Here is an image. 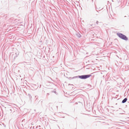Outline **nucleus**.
<instances>
[{
    "instance_id": "3",
    "label": "nucleus",
    "mask_w": 129,
    "mask_h": 129,
    "mask_svg": "<svg viewBox=\"0 0 129 129\" xmlns=\"http://www.w3.org/2000/svg\"><path fill=\"white\" fill-rule=\"evenodd\" d=\"M127 100V99L126 98L124 99L122 101V103H124L126 102Z\"/></svg>"
},
{
    "instance_id": "2",
    "label": "nucleus",
    "mask_w": 129,
    "mask_h": 129,
    "mask_svg": "<svg viewBox=\"0 0 129 129\" xmlns=\"http://www.w3.org/2000/svg\"><path fill=\"white\" fill-rule=\"evenodd\" d=\"M91 76V75H85L79 76V77L81 79H85L90 77Z\"/></svg>"
},
{
    "instance_id": "1",
    "label": "nucleus",
    "mask_w": 129,
    "mask_h": 129,
    "mask_svg": "<svg viewBox=\"0 0 129 129\" xmlns=\"http://www.w3.org/2000/svg\"><path fill=\"white\" fill-rule=\"evenodd\" d=\"M117 35L119 37L123 40H127L128 39L127 38L126 36L122 34L118 33L117 34Z\"/></svg>"
}]
</instances>
